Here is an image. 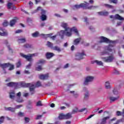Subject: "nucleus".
I'll return each mask as SVG.
<instances>
[{
	"mask_svg": "<svg viewBox=\"0 0 124 124\" xmlns=\"http://www.w3.org/2000/svg\"><path fill=\"white\" fill-rule=\"evenodd\" d=\"M113 47H114V46L111 44H110L108 46H105V50L101 52V56H103L104 55H107V54H109V53H108V51L109 52H112V54H115L116 53V51L115 50V49H112Z\"/></svg>",
	"mask_w": 124,
	"mask_h": 124,
	"instance_id": "obj_1",
	"label": "nucleus"
},
{
	"mask_svg": "<svg viewBox=\"0 0 124 124\" xmlns=\"http://www.w3.org/2000/svg\"><path fill=\"white\" fill-rule=\"evenodd\" d=\"M99 39H100L99 43H111L112 44H113V45H115V44H116V43L118 42V40L113 41L109 40V39L104 36L99 37Z\"/></svg>",
	"mask_w": 124,
	"mask_h": 124,
	"instance_id": "obj_2",
	"label": "nucleus"
},
{
	"mask_svg": "<svg viewBox=\"0 0 124 124\" xmlns=\"http://www.w3.org/2000/svg\"><path fill=\"white\" fill-rule=\"evenodd\" d=\"M94 80V77L92 76H87L84 78L83 85V86H89L90 83H93Z\"/></svg>",
	"mask_w": 124,
	"mask_h": 124,
	"instance_id": "obj_3",
	"label": "nucleus"
},
{
	"mask_svg": "<svg viewBox=\"0 0 124 124\" xmlns=\"http://www.w3.org/2000/svg\"><path fill=\"white\" fill-rule=\"evenodd\" d=\"M20 55L21 57H22L24 59H26L28 62H33V59H32V57L35 56V54H28V55H25L24 53H20Z\"/></svg>",
	"mask_w": 124,
	"mask_h": 124,
	"instance_id": "obj_4",
	"label": "nucleus"
},
{
	"mask_svg": "<svg viewBox=\"0 0 124 124\" xmlns=\"http://www.w3.org/2000/svg\"><path fill=\"white\" fill-rule=\"evenodd\" d=\"M84 56H86L85 54V51H82L81 52H77L75 54V60L77 61H80V60H83L84 59Z\"/></svg>",
	"mask_w": 124,
	"mask_h": 124,
	"instance_id": "obj_5",
	"label": "nucleus"
},
{
	"mask_svg": "<svg viewBox=\"0 0 124 124\" xmlns=\"http://www.w3.org/2000/svg\"><path fill=\"white\" fill-rule=\"evenodd\" d=\"M102 60L105 62H112L115 60L114 55H110L106 57H102Z\"/></svg>",
	"mask_w": 124,
	"mask_h": 124,
	"instance_id": "obj_6",
	"label": "nucleus"
},
{
	"mask_svg": "<svg viewBox=\"0 0 124 124\" xmlns=\"http://www.w3.org/2000/svg\"><path fill=\"white\" fill-rule=\"evenodd\" d=\"M31 85V83H26L25 82H21L19 83H17V88L20 89V88H29L30 85Z\"/></svg>",
	"mask_w": 124,
	"mask_h": 124,
	"instance_id": "obj_7",
	"label": "nucleus"
},
{
	"mask_svg": "<svg viewBox=\"0 0 124 124\" xmlns=\"http://www.w3.org/2000/svg\"><path fill=\"white\" fill-rule=\"evenodd\" d=\"M110 18L113 19L112 20H119L120 21H124V18L119 16L118 14H116L115 16H110Z\"/></svg>",
	"mask_w": 124,
	"mask_h": 124,
	"instance_id": "obj_8",
	"label": "nucleus"
},
{
	"mask_svg": "<svg viewBox=\"0 0 124 124\" xmlns=\"http://www.w3.org/2000/svg\"><path fill=\"white\" fill-rule=\"evenodd\" d=\"M41 20H42L43 21H46V20H47V16L46 15V12H47L46 11V10L44 9H41Z\"/></svg>",
	"mask_w": 124,
	"mask_h": 124,
	"instance_id": "obj_9",
	"label": "nucleus"
},
{
	"mask_svg": "<svg viewBox=\"0 0 124 124\" xmlns=\"http://www.w3.org/2000/svg\"><path fill=\"white\" fill-rule=\"evenodd\" d=\"M79 8H83V9H86V3H82L79 5H75L73 7V9H74V10H76V9H79Z\"/></svg>",
	"mask_w": 124,
	"mask_h": 124,
	"instance_id": "obj_10",
	"label": "nucleus"
},
{
	"mask_svg": "<svg viewBox=\"0 0 124 124\" xmlns=\"http://www.w3.org/2000/svg\"><path fill=\"white\" fill-rule=\"evenodd\" d=\"M85 3H86L85 4V9H89V10H92L93 9H96V8H98V6H89V5H90V3L87 2L86 1L84 2Z\"/></svg>",
	"mask_w": 124,
	"mask_h": 124,
	"instance_id": "obj_11",
	"label": "nucleus"
},
{
	"mask_svg": "<svg viewBox=\"0 0 124 124\" xmlns=\"http://www.w3.org/2000/svg\"><path fill=\"white\" fill-rule=\"evenodd\" d=\"M30 87V92L31 93V94L32 95V94H34L35 93V85L33 84V83H31V85L29 86Z\"/></svg>",
	"mask_w": 124,
	"mask_h": 124,
	"instance_id": "obj_12",
	"label": "nucleus"
},
{
	"mask_svg": "<svg viewBox=\"0 0 124 124\" xmlns=\"http://www.w3.org/2000/svg\"><path fill=\"white\" fill-rule=\"evenodd\" d=\"M83 91L85 93L84 94V99L85 100H88L89 97H90V92H89L87 88H84Z\"/></svg>",
	"mask_w": 124,
	"mask_h": 124,
	"instance_id": "obj_13",
	"label": "nucleus"
},
{
	"mask_svg": "<svg viewBox=\"0 0 124 124\" xmlns=\"http://www.w3.org/2000/svg\"><path fill=\"white\" fill-rule=\"evenodd\" d=\"M0 36H7L8 33L6 31L5 29L0 28Z\"/></svg>",
	"mask_w": 124,
	"mask_h": 124,
	"instance_id": "obj_14",
	"label": "nucleus"
},
{
	"mask_svg": "<svg viewBox=\"0 0 124 124\" xmlns=\"http://www.w3.org/2000/svg\"><path fill=\"white\" fill-rule=\"evenodd\" d=\"M7 87H14L15 89H17V86H18V83L14 82H11L8 83L7 84Z\"/></svg>",
	"mask_w": 124,
	"mask_h": 124,
	"instance_id": "obj_15",
	"label": "nucleus"
},
{
	"mask_svg": "<svg viewBox=\"0 0 124 124\" xmlns=\"http://www.w3.org/2000/svg\"><path fill=\"white\" fill-rule=\"evenodd\" d=\"M91 63H96L97 65H100L101 66H103V62L102 61H99L98 60H94V61H92Z\"/></svg>",
	"mask_w": 124,
	"mask_h": 124,
	"instance_id": "obj_16",
	"label": "nucleus"
},
{
	"mask_svg": "<svg viewBox=\"0 0 124 124\" xmlns=\"http://www.w3.org/2000/svg\"><path fill=\"white\" fill-rule=\"evenodd\" d=\"M49 77V75L48 74L46 75H41L39 76V78L41 79V80H46V79H48Z\"/></svg>",
	"mask_w": 124,
	"mask_h": 124,
	"instance_id": "obj_17",
	"label": "nucleus"
},
{
	"mask_svg": "<svg viewBox=\"0 0 124 124\" xmlns=\"http://www.w3.org/2000/svg\"><path fill=\"white\" fill-rule=\"evenodd\" d=\"M8 65H9V63H1L0 62V67L2 68L3 70L5 69V68H7V67H8Z\"/></svg>",
	"mask_w": 124,
	"mask_h": 124,
	"instance_id": "obj_18",
	"label": "nucleus"
},
{
	"mask_svg": "<svg viewBox=\"0 0 124 124\" xmlns=\"http://www.w3.org/2000/svg\"><path fill=\"white\" fill-rule=\"evenodd\" d=\"M54 56H55V54L52 52H47L46 54V58L48 59H51V58H53Z\"/></svg>",
	"mask_w": 124,
	"mask_h": 124,
	"instance_id": "obj_19",
	"label": "nucleus"
},
{
	"mask_svg": "<svg viewBox=\"0 0 124 124\" xmlns=\"http://www.w3.org/2000/svg\"><path fill=\"white\" fill-rule=\"evenodd\" d=\"M105 87L106 90H110L112 86H111V84L109 81H107L105 83Z\"/></svg>",
	"mask_w": 124,
	"mask_h": 124,
	"instance_id": "obj_20",
	"label": "nucleus"
},
{
	"mask_svg": "<svg viewBox=\"0 0 124 124\" xmlns=\"http://www.w3.org/2000/svg\"><path fill=\"white\" fill-rule=\"evenodd\" d=\"M109 119H110V116H107L102 118L101 122V124H106L107 120H109Z\"/></svg>",
	"mask_w": 124,
	"mask_h": 124,
	"instance_id": "obj_21",
	"label": "nucleus"
},
{
	"mask_svg": "<svg viewBox=\"0 0 124 124\" xmlns=\"http://www.w3.org/2000/svg\"><path fill=\"white\" fill-rule=\"evenodd\" d=\"M61 27L65 29V31H69V27H67V23H65L64 22L62 23Z\"/></svg>",
	"mask_w": 124,
	"mask_h": 124,
	"instance_id": "obj_22",
	"label": "nucleus"
},
{
	"mask_svg": "<svg viewBox=\"0 0 124 124\" xmlns=\"http://www.w3.org/2000/svg\"><path fill=\"white\" fill-rule=\"evenodd\" d=\"M5 110L6 111H10V112L14 113L16 110V108L12 107L5 108Z\"/></svg>",
	"mask_w": 124,
	"mask_h": 124,
	"instance_id": "obj_23",
	"label": "nucleus"
},
{
	"mask_svg": "<svg viewBox=\"0 0 124 124\" xmlns=\"http://www.w3.org/2000/svg\"><path fill=\"white\" fill-rule=\"evenodd\" d=\"M71 31L70 30V28H69V31H66L65 30V35L66 36L70 37L72 35V33L71 32Z\"/></svg>",
	"mask_w": 124,
	"mask_h": 124,
	"instance_id": "obj_24",
	"label": "nucleus"
},
{
	"mask_svg": "<svg viewBox=\"0 0 124 124\" xmlns=\"http://www.w3.org/2000/svg\"><path fill=\"white\" fill-rule=\"evenodd\" d=\"M58 34H59V35L61 36L62 39H63V36L64 35H65V31H63V30L61 31L60 32H58Z\"/></svg>",
	"mask_w": 124,
	"mask_h": 124,
	"instance_id": "obj_25",
	"label": "nucleus"
},
{
	"mask_svg": "<svg viewBox=\"0 0 124 124\" xmlns=\"http://www.w3.org/2000/svg\"><path fill=\"white\" fill-rule=\"evenodd\" d=\"M70 31H74L76 33V35L78 36L79 32L78 31V30H77V28L76 27H74L72 28H71Z\"/></svg>",
	"mask_w": 124,
	"mask_h": 124,
	"instance_id": "obj_26",
	"label": "nucleus"
},
{
	"mask_svg": "<svg viewBox=\"0 0 124 124\" xmlns=\"http://www.w3.org/2000/svg\"><path fill=\"white\" fill-rule=\"evenodd\" d=\"M72 118V113H68L66 114H65V120H68Z\"/></svg>",
	"mask_w": 124,
	"mask_h": 124,
	"instance_id": "obj_27",
	"label": "nucleus"
},
{
	"mask_svg": "<svg viewBox=\"0 0 124 124\" xmlns=\"http://www.w3.org/2000/svg\"><path fill=\"white\" fill-rule=\"evenodd\" d=\"M81 41V38H77L74 40V45H78L80 42Z\"/></svg>",
	"mask_w": 124,
	"mask_h": 124,
	"instance_id": "obj_28",
	"label": "nucleus"
},
{
	"mask_svg": "<svg viewBox=\"0 0 124 124\" xmlns=\"http://www.w3.org/2000/svg\"><path fill=\"white\" fill-rule=\"evenodd\" d=\"M17 21V19L16 18H14L13 20H11L10 26L11 27H13L14 25L16 23V21Z\"/></svg>",
	"mask_w": 124,
	"mask_h": 124,
	"instance_id": "obj_29",
	"label": "nucleus"
},
{
	"mask_svg": "<svg viewBox=\"0 0 124 124\" xmlns=\"http://www.w3.org/2000/svg\"><path fill=\"white\" fill-rule=\"evenodd\" d=\"M52 50H54V51H57V52H59L62 51V49H61V48H60L58 46H53V47H52Z\"/></svg>",
	"mask_w": 124,
	"mask_h": 124,
	"instance_id": "obj_30",
	"label": "nucleus"
},
{
	"mask_svg": "<svg viewBox=\"0 0 124 124\" xmlns=\"http://www.w3.org/2000/svg\"><path fill=\"white\" fill-rule=\"evenodd\" d=\"M23 47L26 49H30L32 48V46L29 44H26L23 46Z\"/></svg>",
	"mask_w": 124,
	"mask_h": 124,
	"instance_id": "obj_31",
	"label": "nucleus"
},
{
	"mask_svg": "<svg viewBox=\"0 0 124 124\" xmlns=\"http://www.w3.org/2000/svg\"><path fill=\"white\" fill-rule=\"evenodd\" d=\"M46 62V61L43 60V59H41L38 61L37 62V64H44Z\"/></svg>",
	"mask_w": 124,
	"mask_h": 124,
	"instance_id": "obj_32",
	"label": "nucleus"
},
{
	"mask_svg": "<svg viewBox=\"0 0 124 124\" xmlns=\"http://www.w3.org/2000/svg\"><path fill=\"white\" fill-rule=\"evenodd\" d=\"M109 100H110V102H114V101H116V100H118L119 97H114L110 96L109 97Z\"/></svg>",
	"mask_w": 124,
	"mask_h": 124,
	"instance_id": "obj_33",
	"label": "nucleus"
},
{
	"mask_svg": "<svg viewBox=\"0 0 124 124\" xmlns=\"http://www.w3.org/2000/svg\"><path fill=\"white\" fill-rule=\"evenodd\" d=\"M15 97V92H13L10 93V98H11V99H14Z\"/></svg>",
	"mask_w": 124,
	"mask_h": 124,
	"instance_id": "obj_34",
	"label": "nucleus"
},
{
	"mask_svg": "<svg viewBox=\"0 0 124 124\" xmlns=\"http://www.w3.org/2000/svg\"><path fill=\"white\" fill-rule=\"evenodd\" d=\"M16 102H18L19 103H21L22 102H24V100L21 98V97H17L16 99Z\"/></svg>",
	"mask_w": 124,
	"mask_h": 124,
	"instance_id": "obj_35",
	"label": "nucleus"
},
{
	"mask_svg": "<svg viewBox=\"0 0 124 124\" xmlns=\"http://www.w3.org/2000/svg\"><path fill=\"white\" fill-rule=\"evenodd\" d=\"M59 120H63V119H65V114H63V113H61L59 115Z\"/></svg>",
	"mask_w": 124,
	"mask_h": 124,
	"instance_id": "obj_36",
	"label": "nucleus"
},
{
	"mask_svg": "<svg viewBox=\"0 0 124 124\" xmlns=\"http://www.w3.org/2000/svg\"><path fill=\"white\" fill-rule=\"evenodd\" d=\"M53 43L47 41V44H46V46H48L49 48H51V49H53V47L54 46H53Z\"/></svg>",
	"mask_w": 124,
	"mask_h": 124,
	"instance_id": "obj_37",
	"label": "nucleus"
},
{
	"mask_svg": "<svg viewBox=\"0 0 124 124\" xmlns=\"http://www.w3.org/2000/svg\"><path fill=\"white\" fill-rule=\"evenodd\" d=\"M32 37H38L39 35V32L38 31H36L32 34Z\"/></svg>",
	"mask_w": 124,
	"mask_h": 124,
	"instance_id": "obj_38",
	"label": "nucleus"
},
{
	"mask_svg": "<svg viewBox=\"0 0 124 124\" xmlns=\"http://www.w3.org/2000/svg\"><path fill=\"white\" fill-rule=\"evenodd\" d=\"M8 67H10L9 68V70H13L14 69V65L11 64L9 63V65L8 66Z\"/></svg>",
	"mask_w": 124,
	"mask_h": 124,
	"instance_id": "obj_39",
	"label": "nucleus"
},
{
	"mask_svg": "<svg viewBox=\"0 0 124 124\" xmlns=\"http://www.w3.org/2000/svg\"><path fill=\"white\" fill-rule=\"evenodd\" d=\"M13 5V3L8 2L7 5L8 9H11V7H12Z\"/></svg>",
	"mask_w": 124,
	"mask_h": 124,
	"instance_id": "obj_40",
	"label": "nucleus"
},
{
	"mask_svg": "<svg viewBox=\"0 0 124 124\" xmlns=\"http://www.w3.org/2000/svg\"><path fill=\"white\" fill-rule=\"evenodd\" d=\"M18 42L19 43H25L26 42V39L25 38H21L18 39Z\"/></svg>",
	"mask_w": 124,
	"mask_h": 124,
	"instance_id": "obj_41",
	"label": "nucleus"
},
{
	"mask_svg": "<svg viewBox=\"0 0 124 124\" xmlns=\"http://www.w3.org/2000/svg\"><path fill=\"white\" fill-rule=\"evenodd\" d=\"M104 6L106 7L107 8H113L114 7L112 5H109L108 4H104Z\"/></svg>",
	"mask_w": 124,
	"mask_h": 124,
	"instance_id": "obj_42",
	"label": "nucleus"
},
{
	"mask_svg": "<svg viewBox=\"0 0 124 124\" xmlns=\"http://www.w3.org/2000/svg\"><path fill=\"white\" fill-rule=\"evenodd\" d=\"M109 2L110 3H114L115 4H117V3H118V0H109Z\"/></svg>",
	"mask_w": 124,
	"mask_h": 124,
	"instance_id": "obj_43",
	"label": "nucleus"
},
{
	"mask_svg": "<svg viewBox=\"0 0 124 124\" xmlns=\"http://www.w3.org/2000/svg\"><path fill=\"white\" fill-rule=\"evenodd\" d=\"M36 70L38 71H41V70H42L43 68H42V66L41 65H38L36 68Z\"/></svg>",
	"mask_w": 124,
	"mask_h": 124,
	"instance_id": "obj_44",
	"label": "nucleus"
},
{
	"mask_svg": "<svg viewBox=\"0 0 124 124\" xmlns=\"http://www.w3.org/2000/svg\"><path fill=\"white\" fill-rule=\"evenodd\" d=\"M113 93L114 94H118V90L117 88H114L113 90Z\"/></svg>",
	"mask_w": 124,
	"mask_h": 124,
	"instance_id": "obj_45",
	"label": "nucleus"
},
{
	"mask_svg": "<svg viewBox=\"0 0 124 124\" xmlns=\"http://www.w3.org/2000/svg\"><path fill=\"white\" fill-rule=\"evenodd\" d=\"M41 86V83L40 81L37 82L36 85H35V88H38Z\"/></svg>",
	"mask_w": 124,
	"mask_h": 124,
	"instance_id": "obj_46",
	"label": "nucleus"
},
{
	"mask_svg": "<svg viewBox=\"0 0 124 124\" xmlns=\"http://www.w3.org/2000/svg\"><path fill=\"white\" fill-rule=\"evenodd\" d=\"M19 117H24L25 116V113L24 112H19L18 113Z\"/></svg>",
	"mask_w": 124,
	"mask_h": 124,
	"instance_id": "obj_47",
	"label": "nucleus"
},
{
	"mask_svg": "<svg viewBox=\"0 0 124 124\" xmlns=\"http://www.w3.org/2000/svg\"><path fill=\"white\" fill-rule=\"evenodd\" d=\"M2 25L3 27H7L8 26V22L5 21L3 23Z\"/></svg>",
	"mask_w": 124,
	"mask_h": 124,
	"instance_id": "obj_48",
	"label": "nucleus"
},
{
	"mask_svg": "<svg viewBox=\"0 0 124 124\" xmlns=\"http://www.w3.org/2000/svg\"><path fill=\"white\" fill-rule=\"evenodd\" d=\"M41 35H42V36L43 37V38H46L49 37L50 36V34H42Z\"/></svg>",
	"mask_w": 124,
	"mask_h": 124,
	"instance_id": "obj_49",
	"label": "nucleus"
},
{
	"mask_svg": "<svg viewBox=\"0 0 124 124\" xmlns=\"http://www.w3.org/2000/svg\"><path fill=\"white\" fill-rule=\"evenodd\" d=\"M109 13L108 12L104 11L103 12V16H108Z\"/></svg>",
	"mask_w": 124,
	"mask_h": 124,
	"instance_id": "obj_50",
	"label": "nucleus"
},
{
	"mask_svg": "<svg viewBox=\"0 0 124 124\" xmlns=\"http://www.w3.org/2000/svg\"><path fill=\"white\" fill-rule=\"evenodd\" d=\"M16 67L18 68L21 66V61H18L16 63Z\"/></svg>",
	"mask_w": 124,
	"mask_h": 124,
	"instance_id": "obj_51",
	"label": "nucleus"
},
{
	"mask_svg": "<svg viewBox=\"0 0 124 124\" xmlns=\"http://www.w3.org/2000/svg\"><path fill=\"white\" fill-rule=\"evenodd\" d=\"M36 106H42V103H41V101H39L36 103Z\"/></svg>",
	"mask_w": 124,
	"mask_h": 124,
	"instance_id": "obj_52",
	"label": "nucleus"
},
{
	"mask_svg": "<svg viewBox=\"0 0 124 124\" xmlns=\"http://www.w3.org/2000/svg\"><path fill=\"white\" fill-rule=\"evenodd\" d=\"M4 121V117L2 116L0 118V123L1 124H2L3 123V121Z\"/></svg>",
	"mask_w": 124,
	"mask_h": 124,
	"instance_id": "obj_53",
	"label": "nucleus"
},
{
	"mask_svg": "<svg viewBox=\"0 0 124 124\" xmlns=\"http://www.w3.org/2000/svg\"><path fill=\"white\" fill-rule=\"evenodd\" d=\"M24 120L26 124H27V123H29L30 122V118L28 117H25Z\"/></svg>",
	"mask_w": 124,
	"mask_h": 124,
	"instance_id": "obj_54",
	"label": "nucleus"
},
{
	"mask_svg": "<svg viewBox=\"0 0 124 124\" xmlns=\"http://www.w3.org/2000/svg\"><path fill=\"white\" fill-rule=\"evenodd\" d=\"M116 115L119 116H122V112L120 111H116Z\"/></svg>",
	"mask_w": 124,
	"mask_h": 124,
	"instance_id": "obj_55",
	"label": "nucleus"
},
{
	"mask_svg": "<svg viewBox=\"0 0 124 124\" xmlns=\"http://www.w3.org/2000/svg\"><path fill=\"white\" fill-rule=\"evenodd\" d=\"M31 66V63L30 62L28 65L26 66L27 69H30Z\"/></svg>",
	"mask_w": 124,
	"mask_h": 124,
	"instance_id": "obj_56",
	"label": "nucleus"
},
{
	"mask_svg": "<svg viewBox=\"0 0 124 124\" xmlns=\"http://www.w3.org/2000/svg\"><path fill=\"white\" fill-rule=\"evenodd\" d=\"M114 73L116 75H119V74H120V71L115 70L114 71Z\"/></svg>",
	"mask_w": 124,
	"mask_h": 124,
	"instance_id": "obj_57",
	"label": "nucleus"
},
{
	"mask_svg": "<svg viewBox=\"0 0 124 124\" xmlns=\"http://www.w3.org/2000/svg\"><path fill=\"white\" fill-rule=\"evenodd\" d=\"M7 47H8V49L9 52H10V53H13L12 48H11V47H10V46H8Z\"/></svg>",
	"mask_w": 124,
	"mask_h": 124,
	"instance_id": "obj_58",
	"label": "nucleus"
},
{
	"mask_svg": "<svg viewBox=\"0 0 124 124\" xmlns=\"http://www.w3.org/2000/svg\"><path fill=\"white\" fill-rule=\"evenodd\" d=\"M42 118V115H37L36 118H35V120H39Z\"/></svg>",
	"mask_w": 124,
	"mask_h": 124,
	"instance_id": "obj_59",
	"label": "nucleus"
},
{
	"mask_svg": "<svg viewBox=\"0 0 124 124\" xmlns=\"http://www.w3.org/2000/svg\"><path fill=\"white\" fill-rule=\"evenodd\" d=\"M84 22L86 23V25H89V22H88V18L86 17L84 18Z\"/></svg>",
	"mask_w": 124,
	"mask_h": 124,
	"instance_id": "obj_60",
	"label": "nucleus"
},
{
	"mask_svg": "<svg viewBox=\"0 0 124 124\" xmlns=\"http://www.w3.org/2000/svg\"><path fill=\"white\" fill-rule=\"evenodd\" d=\"M20 32H23V31L22 30H17L16 31V33H20Z\"/></svg>",
	"mask_w": 124,
	"mask_h": 124,
	"instance_id": "obj_61",
	"label": "nucleus"
},
{
	"mask_svg": "<svg viewBox=\"0 0 124 124\" xmlns=\"http://www.w3.org/2000/svg\"><path fill=\"white\" fill-rule=\"evenodd\" d=\"M73 96H74V97H75V98H77V97L79 96V94L77 93H74Z\"/></svg>",
	"mask_w": 124,
	"mask_h": 124,
	"instance_id": "obj_62",
	"label": "nucleus"
},
{
	"mask_svg": "<svg viewBox=\"0 0 124 124\" xmlns=\"http://www.w3.org/2000/svg\"><path fill=\"white\" fill-rule=\"evenodd\" d=\"M77 109H73L72 111V112H71V114H75V113H77Z\"/></svg>",
	"mask_w": 124,
	"mask_h": 124,
	"instance_id": "obj_63",
	"label": "nucleus"
},
{
	"mask_svg": "<svg viewBox=\"0 0 124 124\" xmlns=\"http://www.w3.org/2000/svg\"><path fill=\"white\" fill-rule=\"evenodd\" d=\"M89 30H90V31H94V28L93 27V26H90V27H89Z\"/></svg>",
	"mask_w": 124,
	"mask_h": 124,
	"instance_id": "obj_64",
	"label": "nucleus"
}]
</instances>
